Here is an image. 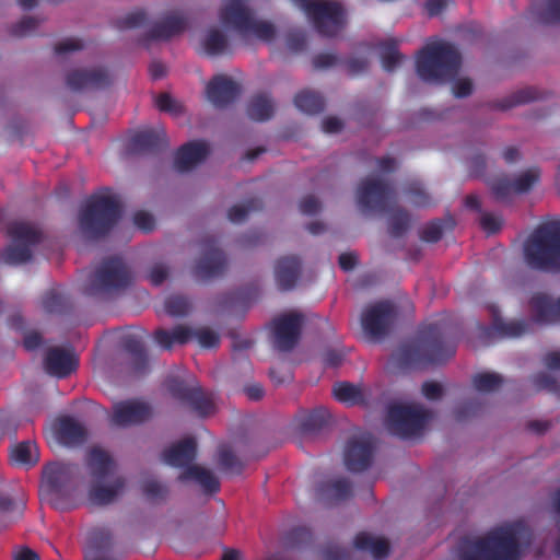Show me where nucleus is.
I'll return each instance as SVG.
<instances>
[{"label": "nucleus", "instance_id": "5701e85b", "mask_svg": "<svg viewBox=\"0 0 560 560\" xmlns=\"http://www.w3.org/2000/svg\"><path fill=\"white\" fill-rule=\"evenodd\" d=\"M151 415L150 406L144 402H120L114 406L110 422L116 427H128L148 420Z\"/></svg>", "mask_w": 560, "mask_h": 560}, {"label": "nucleus", "instance_id": "6e6552de", "mask_svg": "<svg viewBox=\"0 0 560 560\" xmlns=\"http://www.w3.org/2000/svg\"><path fill=\"white\" fill-rule=\"evenodd\" d=\"M528 267L540 271L560 272V221L539 225L524 244Z\"/></svg>", "mask_w": 560, "mask_h": 560}, {"label": "nucleus", "instance_id": "1a4fd4ad", "mask_svg": "<svg viewBox=\"0 0 560 560\" xmlns=\"http://www.w3.org/2000/svg\"><path fill=\"white\" fill-rule=\"evenodd\" d=\"M219 19L224 27L243 36L253 35L264 42H271L276 37L275 25L257 20L249 0H224Z\"/></svg>", "mask_w": 560, "mask_h": 560}, {"label": "nucleus", "instance_id": "c03bdc74", "mask_svg": "<svg viewBox=\"0 0 560 560\" xmlns=\"http://www.w3.org/2000/svg\"><path fill=\"white\" fill-rule=\"evenodd\" d=\"M141 492L150 503L160 504L167 499L170 490L162 481L147 477L141 481Z\"/></svg>", "mask_w": 560, "mask_h": 560}, {"label": "nucleus", "instance_id": "338daca9", "mask_svg": "<svg viewBox=\"0 0 560 560\" xmlns=\"http://www.w3.org/2000/svg\"><path fill=\"white\" fill-rule=\"evenodd\" d=\"M503 220L500 215L490 212H482L479 224L487 234L497 233L502 226Z\"/></svg>", "mask_w": 560, "mask_h": 560}, {"label": "nucleus", "instance_id": "393cba45", "mask_svg": "<svg viewBox=\"0 0 560 560\" xmlns=\"http://www.w3.org/2000/svg\"><path fill=\"white\" fill-rule=\"evenodd\" d=\"M208 155L209 147L205 141H189L177 149L174 167L180 173L188 172L205 161Z\"/></svg>", "mask_w": 560, "mask_h": 560}, {"label": "nucleus", "instance_id": "13d9d810", "mask_svg": "<svg viewBox=\"0 0 560 560\" xmlns=\"http://www.w3.org/2000/svg\"><path fill=\"white\" fill-rule=\"evenodd\" d=\"M540 177V171L537 167L528 168L527 171L520 174L514 180V191L516 194H524L532 189V187L538 183Z\"/></svg>", "mask_w": 560, "mask_h": 560}, {"label": "nucleus", "instance_id": "49530a36", "mask_svg": "<svg viewBox=\"0 0 560 560\" xmlns=\"http://www.w3.org/2000/svg\"><path fill=\"white\" fill-rule=\"evenodd\" d=\"M539 98V93L535 88H524L515 91L511 95L494 103V107L500 110H508L514 106L527 104Z\"/></svg>", "mask_w": 560, "mask_h": 560}, {"label": "nucleus", "instance_id": "20e7f679", "mask_svg": "<svg viewBox=\"0 0 560 560\" xmlns=\"http://www.w3.org/2000/svg\"><path fill=\"white\" fill-rule=\"evenodd\" d=\"M133 281V275L126 261L119 256L104 258L81 284L84 295L108 300L127 290Z\"/></svg>", "mask_w": 560, "mask_h": 560}, {"label": "nucleus", "instance_id": "e2e57ef3", "mask_svg": "<svg viewBox=\"0 0 560 560\" xmlns=\"http://www.w3.org/2000/svg\"><path fill=\"white\" fill-rule=\"evenodd\" d=\"M491 191L497 200L506 201L515 192L514 184L508 177H499L491 183Z\"/></svg>", "mask_w": 560, "mask_h": 560}, {"label": "nucleus", "instance_id": "f03ea898", "mask_svg": "<svg viewBox=\"0 0 560 560\" xmlns=\"http://www.w3.org/2000/svg\"><path fill=\"white\" fill-rule=\"evenodd\" d=\"M357 200L364 212H389L388 233L392 237H401L409 230L410 215L405 209L393 207L396 195L389 183L374 177L363 178L357 189Z\"/></svg>", "mask_w": 560, "mask_h": 560}, {"label": "nucleus", "instance_id": "0eeeda50", "mask_svg": "<svg viewBox=\"0 0 560 560\" xmlns=\"http://www.w3.org/2000/svg\"><path fill=\"white\" fill-rule=\"evenodd\" d=\"M434 418L435 412L420 402L396 401L387 406L384 425L399 439L418 440Z\"/></svg>", "mask_w": 560, "mask_h": 560}, {"label": "nucleus", "instance_id": "aec40b11", "mask_svg": "<svg viewBox=\"0 0 560 560\" xmlns=\"http://www.w3.org/2000/svg\"><path fill=\"white\" fill-rule=\"evenodd\" d=\"M206 94L213 106L224 108L236 101L241 94V86L230 77L218 74L207 84Z\"/></svg>", "mask_w": 560, "mask_h": 560}, {"label": "nucleus", "instance_id": "4d7b16f0", "mask_svg": "<svg viewBox=\"0 0 560 560\" xmlns=\"http://www.w3.org/2000/svg\"><path fill=\"white\" fill-rule=\"evenodd\" d=\"M405 192L409 196L410 201L413 206L429 207L433 205L432 198L424 190L423 185L420 182H410L406 186Z\"/></svg>", "mask_w": 560, "mask_h": 560}, {"label": "nucleus", "instance_id": "bb28decb", "mask_svg": "<svg viewBox=\"0 0 560 560\" xmlns=\"http://www.w3.org/2000/svg\"><path fill=\"white\" fill-rule=\"evenodd\" d=\"M316 497L327 504H337L352 497V482L348 478H330L316 485Z\"/></svg>", "mask_w": 560, "mask_h": 560}, {"label": "nucleus", "instance_id": "774afa93", "mask_svg": "<svg viewBox=\"0 0 560 560\" xmlns=\"http://www.w3.org/2000/svg\"><path fill=\"white\" fill-rule=\"evenodd\" d=\"M166 387H167V390L170 392V394L174 398L183 401L184 404L187 399V396H189L190 392L194 388V387L186 386L183 382L175 380V378L168 380L166 382Z\"/></svg>", "mask_w": 560, "mask_h": 560}, {"label": "nucleus", "instance_id": "a878e982", "mask_svg": "<svg viewBox=\"0 0 560 560\" xmlns=\"http://www.w3.org/2000/svg\"><path fill=\"white\" fill-rule=\"evenodd\" d=\"M302 275V261L295 255L280 257L275 264V279L281 291L295 288Z\"/></svg>", "mask_w": 560, "mask_h": 560}, {"label": "nucleus", "instance_id": "09e8293b", "mask_svg": "<svg viewBox=\"0 0 560 560\" xmlns=\"http://www.w3.org/2000/svg\"><path fill=\"white\" fill-rule=\"evenodd\" d=\"M200 417H207L214 412V404L211 397L205 394L199 387H194L185 401Z\"/></svg>", "mask_w": 560, "mask_h": 560}, {"label": "nucleus", "instance_id": "ea45409f", "mask_svg": "<svg viewBox=\"0 0 560 560\" xmlns=\"http://www.w3.org/2000/svg\"><path fill=\"white\" fill-rule=\"evenodd\" d=\"M485 408L482 399L472 397L459 401L452 410L453 419L458 423H465L478 417Z\"/></svg>", "mask_w": 560, "mask_h": 560}, {"label": "nucleus", "instance_id": "c85d7f7f", "mask_svg": "<svg viewBox=\"0 0 560 560\" xmlns=\"http://www.w3.org/2000/svg\"><path fill=\"white\" fill-rule=\"evenodd\" d=\"M197 456V441L194 436L185 438L163 452V459L166 464L184 469L194 464Z\"/></svg>", "mask_w": 560, "mask_h": 560}, {"label": "nucleus", "instance_id": "f3484780", "mask_svg": "<svg viewBox=\"0 0 560 560\" xmlns=\"http://www.w3.org/2000/svg\"><path fill=\"white\" fill-rule=\"evenodd\" d=\"M450 352H392L388 368L397 372L419 371L445 364Z\"/></svg>", "mask_w": 560, "mask_h": 560}, {"label": "nucleus", "instance_id": "4c0bfd02", "mask_svg": "<svg viewBox=\"0 0 560 560\" xmlns=\"http://www.w3.org/2000/svg\"><path fill=\"white\" fill-rule=\"evenodd\" d=\"M418 341L417 346H404L399 350H448L443 340L442 328L436 323L421 327L418 332Z\"/></svg>", "mask_w": 560, "mask_h": 560}, {"label": "nucleus", "instance_id": "4468645a", "mask_svg": "<svg viewBox=\"0 0 560 560\" xmlns=\"http://www.w3.org/2000/svg\"><path fill=\"white\" fill-rule=\"evenodd\" d=\"M201 255L197 259L192 276L198 281H208L221 277L228 266L224 253L219 248L218 241L212 236L201 240Z\"/></svg>", "mask_w": 560, "mask_h": 560}, {"label": "nucleus", "instance_id": "69168bd1", "mask_svg": "<svg viewBox=\"0 0 560 560\" xmlns=\"http://www.w3.org/2000/svg\"><path fill=\"white\" fill-rule=\"evenodd\" d=\"M444 233V222L435 220L427 224L421 232V240L428 243H436Z\"/></svg>", "mask_w": 560, "mask_h": 560}, {"label": "nucleus", "instance_id": "864d4df0", "mask_svg": "<svg viewBox=\"0 0 560 560\" xmlns=\"http://www.w3.org/2000/svg\"><path fill=\"white\" fill-rule=\"evenodd\" d=\"M532 323L528 320L498 322L494 324L495 331L501 337L518 338L530 331Z\"/></svg>", "mask_w": 560, "mask_h": 560}, {"label": "nucleus", "instance_id": "9b49d317", "mask_svg": "<svg viewBox=\"0 0 560 560\" xmlns=\"http://www.w3.org/2000/svg\"><path fill=\"white\" fill-rule=\"evenodd\" d=\"M292 1L305 12L319 35L334 37L343 28L346 13L339 2L328 0Z\"/></svg>", "mask_w": 560, "mask_h": 560}, {"label": "nucleus", "instance_id": "6e6d98bb", "mask_svg": "<svg viewBox=\"0 0 560 560\" xmlns=\"http://www.w3.org/2000/svg\"><path fill=\"white\" fill-rule=\"evenodd\" d=\"M262 208V202L258 198H252L246 200L243 205H235L228 211V219L232 223L243 222L249 212L256 211Z\"/></svg>", "mask_w": 560, "mask_h": 560}, {"label": "nucleus", "instance_id": "b1692460", "mask_svg": "<svg viewBox=\"0 0 560 560\" xmlns=\"http://www.w3.org/2000/svg\"><path fill=\"white\" fill-rule=\"evenodd\" d=\"M182 482H192L205 495L211 497L220 490L219 477L213 470L199 464L187 466L178 476Z\"/></svg>", "mask_w": 560, "mask_h": 560}, {"label": "nucleus", "instance_id": "cd10ccee", "mask_svg": "<svg viewBox=\"0 0 560 560\" xmlns=\"http://www.w3.org/2000/svg\"><path fill=\"white\" fill-rule=\"evenodd\" d=\"M188 25L187 19L178 13L171 12L165 14L161 21L156 22L145 34L150 40H167L183 33Z\"/></svg>", "mask_w": 560, "mask_h": 560}, {"label": "nucleus", "instance_id": "a211bd4d", "mask_svg": "<svg viewBox=\"0 0 560 560\" xmlns=\"http://www.w3.org/2000/svg\"><path fill=\"white\" fill-rule=\"evenodd\" d=\"M66 85L72 92L103 90L112 84V77L104 67L73 69L66 74Z\"/></svg>", "mask_w": 560, "mask_h": 560}, {"label": "nucleus", "instance_id": "37998d69", "mask_svg": "<svg viewBox=\"0 0 560 560\" xmlns=\"http://www.w3.org/2000/svg\"><path fill=\"white\" fill-rule=\"evenodd\" d=\"M202 47L208 56H220L230 50L226 35L219 28H210L202 40Z\"/></svg>", "mask_w": 560, "mask_h": 560}, {"label": "nucleus", "instance_id": "412c9836", "mask_svg": "<svg viewBox=\"0 0 560 560\" xmlns=\"http://www.w3.org/2000/svg\"><path fill=\"white\" fill-rule=\"evenodd\" d=\"M52 430L56 440L65 446H77L88 439V429L78 419L62 416L55 420Z\"/></svg>", "mask_w": 560, "mask_h": 560}, {"label": "nucleus", "instance_id": "052dcab7", "mask_svg": "<svg viewBox=\"0 0 560 560\" xmlns=\"http://www.w3.org/2000/svg\"><path fill=\"white\" fill-rule=\"evenodd\" d=\"M147 20V13L143 10H136L128 13L126 16L116 20L115 26L120 31L133 30L143 26Z\"/></svg>", "mask_w": 560, "mask_h": 560}, {"label": "nucleus", "instance_id": "e433bc0d", "mask_svg": "<svg viewBox=\"0 0 560 560\" xmlns=\"http://www.w3.org/2000/svg\"><path fill=\"white\" fill-rule=\"evenodd\" d=\"M332 394L341 402L362 407L369 405L371 397V393L365 386L351 383L336 384Z\"/></svg>", "mask_w": 560, "mask_h": 560}, {"label": "nucleus", "instance_id": "680f3d73", "mask_svg": "<svg viewBox=\"0 0 560 560\" xmlns=\"http://www.w3.org/2000/svg\"><path fill=\"white\" fill-rule=\"evenodd\" d=\"M113 536L103 528L94 529L89 536V547L94 551H105L112 547Z\"/></svg>", "mask_w": 560, "mask_h": 560}, {"label": "nucleus", "instance_id": "2eb2a0df", "mask_svg": "<svg viewBox=\"0 0 560 560\" xmlns=\"http://www.w3.org/2000/svg\"><path fill=\"white\" fill-rule=\"evenodd\" d=\"M150 334L140 326H127L104 332L96 350H145Z\"/></svg>", "mask_w": 560, "mask_h": 560}, {"label": "nucleus", "instance_id": "f257e3e1", "mask_svg": "<svg viewBox=\"0 0 560 560\" xmlns=\"http://www.w3.org/2000/svg\"><path fill=\"white\" fill-rule=\"evenodd\" d=\"M534 541V532L524 518L502 522L487 532L465 537L457 560H521Z\"/></svg>", "mask_w": 560, "mask_h": 560}, {"label": "nucleus", "instance_id": "603ef678", "mask_svg": "<svg viewBox=\"0 0 560 560\" xmlns=\"http://www.w3.org/2000/svg\"><path fill=\"white\" fill-rule=\"evenodd\" d=\"M191 302L185 295L172 294L164 301V310L171 317H185L191 312Z\"/></svg>", "mask_w": 560, "mask_h": 560}, {"label": "nucleus", "instance_id": "ddd939ff", "mask_svg": "<svg viewBox=\"0 0 560 560\" xmlns=\"http://www.w3.org/2000/svg\"><path fill=\"white\" fill-rule=\"evenodd\" d=\"M376 440L369 432H360L350 436L343 451V464L352 472H362L373 463Z\"/></svg>", "mask_w": 560, "mask_h": 560}, {"label": "nucleus", "instance_id": "5fc2aeb1", "mask_svg": "<svg viewBox=\"0 0 560 560\" xmlns=\"http://www.w3.org/2000/svg\"><path fill=\"white\" fill-rule=\"evenodd\" d=\"M69 299L59 290H51L43 298V307L49 314H62L68 310Z\"/></svg>", "mask_w": 560, "mask_h": 560}, {"label": "nucleus", "instance_id": "f704fd0d", "mask_svg": "<svg viewBox=\"0 0 560 560\" xmlns=\"http://www.w3.org/2000/svg\"><path fill=\"white\" fill-rule=\"evenodd\" d=\"M352 544L355 549L370 552L375 560L385 559L390 551L388 539L366 532L355 535Z\"/></svg>", "mask_w": 560, "mask_h": 560}, {"label": "nucleus", "instance_id": "8fccbe9b", "mask_svg": "<svg viewBox=\"0 0 560 560\" xmlns=\"http://www.w3.org/2000/svg\"><path fill=\"white\" fill-rule=\"evenodd\" d=\"M217 462L219 468L228 474H238L244 467L242 459L228 445L219 447Z\"/></svg>", "mask_w": 560, "mask_h": 560}, {"label": "nucleus", "instance_id": "2f4dec72", "mask_svg": "<svg viewBox=\"0 0 560 560\" xmlns=\"http://www.w3.org/2000/svg\"><path fill=\"white\" fill-rule=\"evenodd\" d=\"M152 338L162 350H171L175 346L184 347L192 340V328L183 324L175 325L172 329L158 328Z\"/></svg>", "mask_w": 560, "mask_h": 560}, {"label": "nucleus", "instance_id": "de8ad7c7", "mask_svg": "<svg viewBox=\"0 0 560 560\" xmlns=\"http://www.w3.org/2000/svg\"><path fill=\"white\" fill-rule=\"evenodd\" d=\"M535 15L542 24H560V0H537Z\"/></svg>", "mask_w": 560, "mask_h": 560}, {"label": "nucleus", "instance_id": "f8f14e48", "mask_svg": "<svg viewBox=\"0 0 560 560\" xmlns=\"http://www.w3.org/2000/svg\"><path fill=\"white\" fill-rule=\"evenodd\" d=\"M11 244L0 253V260L9 266L23 265L32 259L35 246V225L25 221H11L4 228Z\"/></svg>", "mask_w": 560, "mask_h": 560}, {"label": "nucleus", "instance_id": "9d476101", "mask_svg": "<svg viewBox=\"0 0 560 560\" xmlns=\"http://www.w3.org/2000/svg\"><path fill=\"white\" fill-rule=\"evenodd\" d=\"M292 1L305 12L319 35L334 37L343 28L346 13L339 2L328 0Z\"/></svg>", "mask_w": 560, "mask_h": 560}, {"label": "nucleus", "instance_id": "4be33fe9", "mask_svg": "<svg viewBox=\"0 0 560 560\" xmlns=\"http://www.w3.org/2000/svg\"><path fill=\"white\" fill-rule=\"evenodd\" d=\"M168 142L163 129H145L136 132L128 141L127 149L130 153H158L167 149Z\"/></svg>", "mask_w": 560, "mask_h": 560}, {"label": "nucleus", "instance_id": "a19ab883", "mask_svg": "<svg viewBox=\"0 0 560 560\" xmlns=\"http://www.w3.org/2000/svg\"><path fill=\"white\" fill-rule=\"evenodd\" d=\"M294 105L303 113L316 115L325 109V100L317 92L303 90L295 95Z\"/></svg>", "mask_w": 560, "mask_h": 560}, {"label": "nucleus", "instance_id": "39448f33", "mask_svg": "<svg viewBox=\"0 0 560 560\" xmlns=\"http://www.w3.org/2000/svg\"><path fill=\"white\" fill-rule=\"evenodd\" d=\"M460 65V54L452 44L445 42L428 44L416 56L417 74L422 81L430 83L454 80Z\"/></svg>", "mask_w": 560, "mask_h": 560}, {"label": "nucleus", "instance_id": "7ed1b4c3", "mask_svg": "<svg viewBox=\"0 0 560 560\" xmlns=\"http://www.w3.org/2000/svg\"><path fill=\"white\" fill-rule=\"evenodd\" d=\"M122 215L118 196L102 188L89 196L79 211V228L90 240H100L110 233Z\"/></svg>", "mask_w": 560, "mask_h": 560}, {"label": "nucleus", "instance_id": "58836bf2", "mask_svg": "<svg viewBox=\"0 0 560 560\" xmlns=\"http://www.w3.org/2000/svg\"><path fill=\"white\" fill-rule=\"evenodd\" d=\"M275 107L267 94L254 95L247 104L246 113L255 121H266L273 115Z\"/></svg>", "mask_w": 560, "mask_h": 560}, {"label": "nucleus", "instance_id": "6ab92c4d", "mask_svg": "<svg viewBox=\"0 0 560 560\" xmlns=\"http://www.w3.org/2000/svg\"><path fill=\"white\" fill-rule=\"evenodd\" d=\"M303 316L298 313L282 315L273 320V337L278 350H293L301 338Z\"/></svg>", "mask_w": 560, "mask_h": 560}, {"label": "nucleus", "instance_id": "dca6fc26", "mask_svg": "<svg viewBox=\"0 0 560 560\" xmlns=\"http://www.w3.org/2000/svg\"><path fill=\"white\" fill-rule=\"evenodd\" d=\"M396 317V310L392 302L380 301L368 306L361 317L364 334L371 339L384 338Z\"/></svg>", "mask_w": 560, "mask_h": 560}, {"label": "nucleus", "instance_id": "72a5a7b5", "mask_svg": "<svg viewBox=\"0 0 560 560\" xmlns=\"http://www.w3.org/2000/svg\"><path fill=\"white\" fill-rule=\"evenodd\" d=\"M71 469L60 463H50L43 470V486L52 493H60L71 481Z\"/></svg>", "mask_w": 560, "mask_h": 560}, {"label": "nucleus", "instance_id": "bf43d9fd", "mask_svg": "<svg viewBox=\"0 0 560 560\" xmlns=\"http://www.w3.org/2000/svg\"><path fill=\"white\" fill-rule=\"evenodd\" d=\"M192 339H196L200 347L208 349L219 348L221 340L220 335L209 327L192 328Z\"/></svg>", "mask_w": 560, "mask_h": 560}, {"label": "nucleus", "instance_id": "a18cd8bd", "mask_svg": "<svg viewBox=\"0 0 560 560\" xmlns=\"http://www.w3.org/2000/svg\"><path fill=\"white\" fill-rule=\"evenodd\" d=\"M471 387L480 394H490L497 392L502 386L503 377L493 372L476 373L471 376Z\"/></svg>", "mask_w": 560, "mask_h": 560}, {"label": "nucleus", "instance_id": "423d86ee", "mask_svg": "<svg viewBox=\"0 0 560 560\" xmlns=\"http://www.w3.org/2000/svg\"><path fill=\"white\" fill-rule=\"evenodd\" d=\"M89 499L96 505L114 502L122 492L125 478L116 474V464L102 448L93 447L88 457Z\"/></svg>", "mask_w": 560, "mask_h": 560}, {"label": "nucleus", "instance_id": "7c9ffc66", "mask_svg": "<svg viewBox=\"0 0 560 560\" xmlns=\"http://www.w3.org/2000/svg\"><path fill=\"white\" fill-rule=\"evenodd\" d=\"M79 359L73 352H46L43 366L47 374L66 377L78 368Z\"/></svg>", "mask_w": 560, "mask_h": 560}, {"label": "nucleus", "instance_id": "c9c22d12", "mask_svg": "<svg viewBox=\"0 0 560 560\" xmlns=\"http://www.w3.org/2000/svg\"><path fill=\"white\" fill-rule=\"evenodd\" d=\"M332 422V416L324 407L315 408L299 420V430L304 435H317Z\"/></svg>", "mask_w": 560, "mask_h": 560}, {"label": "nucleus", "instance_id": "c756f323", "mask_svg": "<svg viewBox=\"0 0 560 560\" xmlns=\"http://www.w3.org/2000/svg\"><path fill=\"white\" fill-rule=\"evenodd\" d=\"M535 322L540 324L560 320V298L553 300L546 293H536L529 300Z\"/></svg>", "mask_w": 560, "mask_h": 560}, {"label": "nucleus", "instance_id": "0e129e2a", "mask_svg": "<svg viewBox=\"0 0 560 560\" xmlns=\"http://www.w3.org/2000/svg\"><path fill=\"white\" fill-rule=\"evenodd\" d=\"M155 106L159 110L174 116L180 115L184 112L183 105L168 93L158 95L155 97Z\"/></svg>", "mask_w": 560, "mask_h": 560}, {"label": "nucleus", "instance_id": "473e14b6", "mask_svg": "<svg viewBox=\"0 0 560 560\" xmlns=\"http://www.w3.org/2000/svg\"><path fill=\"white\" fill-rule=\"evenodd\" d=\"M8 327L23 337L25 350H35V328L25 317L20 306L13 305L7 313Z\"/></svg>", "mask_w": 560, "mask_h": 560}, {"label": "nucleus", "instance_id": "79ce46f5", "mask_svg": "<svg viewBox=\"0 0 560 560\" xmlns=\"http://www.w3.org/2000/svg\"><path fill=\"white\" fill-rule=\"evenodd\" d=\"M399 42L390 38L380 44V57L382 67L386 72H393L405 59V56L398 50Z\"/></svg>", "mask_w": 560, "mask_h": 560}, {"label": "nucleus", "instance_id": "3c124183", "mask_svg": "<svg viewBox=\"0 0 560 560\" xmlns=\"http://www.w3.org/2000/svg\"><path fill=\"white\" fill-rule=\"evenodd\" d=\"M312 533L307 527L298 526L283 533L282 545L288 549H300L312 541Z\"/></svg>", "mask_w": 560, "mask_h": 560}]
</instances>
